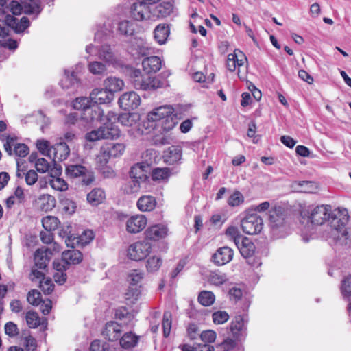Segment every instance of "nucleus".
I'll return each instance as SVG.
<instances>
[{
    "instance_id": "nucleus-1",
    "label": "nucleus",
    "mask_w": 351,
    "mask_h": 351,
    "mask_svg": "<svg viewBox=\"0 0 351 351\" xmlns=\"http://www.w3.org/2000/svg\"><path fill=\"white\" fill-rule=\"evenodd\" d=\"M311 222L315 225H322L325 221L330 222L331 228L334 230V234H338L341 230L344 228L349 219L347 210L343 211L337 210L331 213L330 206H325L324 205L317 206L314 208L309 216Z\"/></svg>"
},
{
    "instance_id": "nucleus-2",
    "label": "nucleus",
    "mask_w": 351,
    "mask_h": 351,
    "mask_svg": "<svg viewBox=\"0 0 351 351\" xmlns=\"http://www.w3.org/2000/svg\"><path fill=\"white\" fill-rule=\"evenodd\" d=\"M175 109L172 105H164L157 107L149 112L147 115V121L143 122V126L145 130L154 128V123L161 119H165L162 128L165 131H169L176 125Z\"/></svg>"
},
{
    "instance_id": "nucleus-3",
    "label": "nucleus",
    "mask_w": 351,
    "mask_h": 351,
    "mask_svg": "<svg viewBox=\"0 0 351 351\" xmlns=\"http://www.w3.org/2000/svg\"><path fill=\"white\" fill-rule=\"evenodd\" d=\"M130 82L136 89L142 90H154L162 88L165 84L158 77L143 75L138 69L131 71Z\"/></svg>"
},
{
    "instance_id": "nucleus-4",
    "label": "nucleus",
    "mask_w": 351,
    "mask_h": 351,
    "mask_svg": "<svg viewBox=\"0 0 351 351\" xmlns=\"http://www.w3.org/2000/svg\"><path fill=\"white\" fill-rule=\"evenodd\" d=\"M139 121L140 115L138 113L125 112L118 117V122L123 126L130 128L128 130V133L134 138H138L149 132V131H146L147 130L143 126V124H139Z\"/></svg>"
},
{
    "instance_id": "nucleus-5",
    "label": "nucleus",
    "mask_w": 351,
    "mask_h": 351,
    "mask_svg": "<svg viewBox=\"0 0 351 351\" xmlns=\"http://www.w3.org/2000/svg\"><path fill=\"white\" fill-rule=\"evenodd\" d=\"M263 226V219L255 213H250V211L241 221L242 230L247 234H257L260 233Z\"/></svg>"
},
{
    "instance_id": "nucleus-6",
    "label": "nucleus",
    "mask_w": 351,
    "mask_h": 351,
    "mask_svg": "<svg viewBox=\"0 0 351 351\" xmlns=\"http://www.w3.org/2000/svg\"><path fill=\"white\" fill-rule=\"evenodd\" d=\"M119 135L120 131L117 127H109L108 125H104L97 130L86 133V139L94 142L101 139L117 138Z\"/></svg>"
},
{
    "instance_id": "nucleus-7",
    "label": "nucleus",
    "mask_w": 351,
    "mask_h": 351,
    "mask_svg": "<svg viewBox=\"0 0 351 351\" xmlns=\"http://www.w3.org/2000/svg\"><path fill=\"white\" fill-rule=\"evenodd\" d=\"M247 315H236L230 324V330L233 338L239 341H244L247 336Z\"/></svg>"
},
{
    "instance_id": "nucleus-8",
    "label": "nucleus",
    "mask_w": 351,
    "mask_h": 351,
    "mask_svg": "<svg viewBox=\"0 0 351 351\" xmlns=\"http://www.w3.org/2000/svg\"><path fill=\"white\" fill-rule=\"evenodd\" d=\"M237 246L241 256L247 259V262L249 265L256 267L261 265L260 260L256 258H253V261H251V259L255 255L256 247L248 237H242L239 244Z\"/></svg>"
},
{
    "instance_id": "nucleus-9",
    "label": "nucleus",
    "mask_w": 351,
    "mask_h": 351,
    "mask_svg": "<svg viewBox=\"0 0 351 351\" xmlns=\"http://www.w3.org/2000/svg\"><path fill=\"white\" fill-rule=\"evenodd\" d=\"M152 244L147 240L140 241L131 244L128 250V256L134 261H138L151 252Z\"/></svg>"
},
{
    "instance_id": "nucleus-10",
    "label": "nucleus",
    "mask_w": 351,
    "mask_h": 351,
    "mask_svg": "<svg viewBox=\"0 0 351 351\" xmlns=\"http://www.w3.org/2000/svg\"><path fill=\"white\" fill-rule=\"evenodd\" d=\"M66 173L71 178H82L84 185H88L94 180L93 173L81 165H68L66 167Z\"/></svg>"
},
{
    "instance_id": "nucleus-11",
    "label": "nucleus",
    "mask_w": 351,
    "mask_h": 351,
    "mask_svg": "<svg viewBox=\"0 0 351 351\" xmlns=\"http://www.w3.org/2000/svg\"><path fill=\"white\" fill-rule=\"evenodd\" d=\"M103 114L104 111L99 106H90L81 112L80 122L84 127L90 126L103 120Z\"/></svg>"
},
{
    "instance_id": "nucleus-12",
    "label": "nucleus",
    "mask_w": 351,
    "mask_h": 351,
    "mask_svg": "<svg viewBox=\"0 0 351 351\" xmlns=\"http://www.w3.org/2000/svg\"><path fill=\"white\" fill-rule=\"evenodd\" d=\"M142 167L143 166L141 165L137 164L131 168L130 172L131 179L128 181L123 186V191L126 193L132 194L139 191L140 181L138 179H140L141 176H137V174L138 171H140L141 173L143 172Z\"/></svg>"
},
{
    "instance_id": "nucleus-13",
    "label": "nucleus",
    "mask_w": 351,
    "mask_h": 351,
    "mask_svg": "<svg viewBox=\"0 0 351 351\" xmlns=\"http://www.w3.org/2000/svg\"><path fill=\"white\" fill-rule=\"evenodd\" d=\"M147 224V219L145 215H135L127 219L125 229L130 234H137L144 230Z\"/></svg>"
},
{
    "instance_id": "nucleus-14",
    "label": "nucleus",
    "mask_w": 351,
    "mask_h": 351,
    "mask_svg": "<svg viewBox=\"0 0 351 351\" xmlns=\"http://www.w3.org/2000/svg\"><path fill=\"white\" fill-rule=\"evenodd\" d=\"M94 232L90 230H84L80 236H68L65 242L68 247L75 248L76 246H84L94 239Z\"/></svg>"
},
{
    "instance_id": "nucleus-15",
    "label": "nucleus",
    "mask_w": 351,
    "mask_h": 351,
    "mask_svg": "<svg viewBox=\"0 0 351 351\" xmlns=\"http://www.w3.org/2000/svg\"><path fill=\"white\" fill-rule=\"evenodd\" d=\"M119 106L125 110L137 108L141 104L140 96L134 91L123 93L119 99Z\"/></svg>"
},
{
    "instance_id": "nucleus-16",
    "label": "nucleus",
    "mask_w": 351,
    "mask_h": 351,
    "mask_svg": "<svg viewBox=\"0 0 351 351\" xmlns=\"http://www.w3.org/2000/svg\"><path fill=\"white\" fill-rule=\"evenodd\" d=\"M151 6V20L154 21L156 19L164 18L169 15L173 11V2L169 1H162L160 3L156 5L153 4Z\"/></svg>"
},
{
    "instance_id": "nucleus-17",
    "label": "nucleus",
    "mask_w": 351,
    "mask_h": 351,
    "mask_svg": "<svg viewBox=\"0 0 351 351\" xmlns=\"http://www.w3.org/2000/svg\"><path fill=\"white\" fill-rule=\"evenodd\" d=\"M234 251L228 246L219 247L212 255L211 261L216 265H224L232 260Z\"/></svg>"
},
{
    "instance_id": "nucleus-18",
    "label": "nucleus",
    "mask_w": 351,
    "mask_h": 351,
    "mask_svg": "<svg viewBox=\"0 0 351 351\" xmlns=\"http://www.w3.org/2000/svg\"><path fill=\"white\" fill-rule=\"evenodd\" d=\"M86 51L89 54H93L97 51L99 58L106 62L113 63L115 62V56L110 45H104L99 49H96L95 46L90 45L86 47Z\"/></svg>"
},
{
    "instance_id": "nucleus-19",
    "label": "nucleus",
    "mask_w": 351,
    "mask_h": 351,
    "mask_svg": "<svg viewBox=\"0 0 351 351\" xmlns=\"http://www.w3.org/2000/svg\"><path fill=\"white\" fill-rule=\"evenodd\" d=\"M15 139L12 137L8 136L5 143H4V149L6 152L10 155H12V149L14 147V153L19 157L26 156L29 152V147L23 143L14 144Z\"/></svg>"
},
{
    "instance_id": "nucleus-20",
    "label": "nucleus",
    "mask_w": 351,
    "mask_h": 351,
    "mask_svg": "<svg viewBox=\"0 0 351 351\" xmlns=\"http://www.w3.org/2000/svg\"><path fill=\"white\" fill-rule=\"evenodd\" d=\"M169 230L165 225L155 224L149 226L145 232V239L151 241H159L165 238Z\"/></svg>"
},
{
    "instance_id": "nucleus-21",
    "label": "nucleus",
    "mask_w": 351,
    "mask_h": 351,
    "mask_svg": "<svg viewBox=\"0 0 351 351\" xmlns=\"http://www.w3.org/2000/svg\"><path fill=\"white\" fill-rule=\"evenodd\" d=\"M114 98V95L104 87L97 88L92 90L90 94L91 102L95 104H103L110 103Z\"/></svg>"
},
{
    "instance_id": "nucleus-22",
    "label": "nucleus",
    "mask_w": 351,
    "mask_h": 351,
    "mask_svg": "<svg viewBox=\"0 0 351 351\" xmlns=\"http://www.w3.org/2000/svg\"><path fill=\"white\" fill-rule=\"evenodd\" d=\"M121 326L116 322H108L102 330L103 336L108 340L113 341L117 340L121 335Z\"/></svg>"
},
{
    "instance_id": "nucleus-23",
    "label": "nucleus",
    "mask_w": 351,
    "mask_h": 351,
    "mask_svg": "<svg viewBox=\"0 0 351 351\" xmlns=\"http://www.w3.org/2000/svg\"><path fill=\"white\" fill-rule=\"evenodd\" d=\"M53 252L50 248H41L36 251L34 262L39 269H45L49 264Z\"/></svg>"
},
{
    "instance_id": "nucleus-24",
    "label": "nucleus",
    "mask_w": 351,
    "mask_h": 351,
    "mask_svg": "<svg viewBox=\"0 0 351 351\" xmlns=\"http://www.w3.org/2000/svg\"><path fill=\"white\" fill-rule=\"evenodd\" d=\"M142 66L147 73H156L161 69L162 60L158 56L147 57L143 59Z\"/></svg>"
},
{
    "instance_id": "nucleus-25",
    "label": "nucleus",
    "mask_w": 351,
    "mask_h": 351,
    "mask_svg": "<svg viewBox=\"0 0 351 351\" xmlns=\"http://www.w3.org/2000/svg\"><path fill=\"white\" fill-rule=\"evenodd\" d=\"M52 151V157L51 158L56 160L62 161L65 160L70 154V149L66 143H60L51 147Z\"/></svg>"
},
{
    "instance_id": "nucleus-26",
    "label": "nucleus",
    "mask_w": 351,
    "mask_h": 351,
    "mask_svg": "<svg viewBox=\"0 0 351 351\" xmlns=\"http://www.w3.org/2000/svg\"><path fill=\"white\" fill-rule=\"evenodd\" d=\"M269 221L273 229L282 227L286 223V215L282 212L281 207L275 208L270 211Z\"/></svg>"
},
{
    "instance_id": "nucleus-27",
    "label": "nucleus",
    "mask_w": 351,
    "mask_h": 351,
    "mask_svg": "<svg viewBox=\"0 0 351 351\" xmlns=\"http://www.w3.org/2000/svg\"><path fill=\"white\" fill-rule=\"evenodd\" d=\"M25 200V196L24 194L23 189L18 186L16 188L14 194L10 196L5 202L6 207L8 208H12L15 205H21L23 204Z\"/></svg>"
},
{
    "instance_id": "nucleus-28",
    "label": "nucleus",
    "mask_w": 351,
    "mask_h": 351,
    "mask_svg": "<svg viewBox=\"0 0 351 351\" xmlns=\"http://www.w3.org/2000/svg\"><path fill=\"white\" fill-rule=\"evenodd\" d=\"M37 204L40 210L45 212H49L55 208L56 200L53 196L44 194L38 197Z\"/></svg>"
},
{
    "instance_id": "nucleus-29",
    "label": "nucleus",
    "mask_w": 351,
    "mask_h": 351,
    "mask_svg": "<svg viewBox=\"0 0 351 351\" xmlns=\"http://www.w3.org/2000/svg\"><path fill=\"white\" fill-rule=\"evenodd\" d=\"M156 206V199L151 195L141 197L137 202V207L142 212L153 210Z\"/></svg>"
},
{
    "instance_id": "nucleus-30",
    "label": "nucleus",
    "mask_w": 351,
    "mask_h": 351,
    "mask_svg": "<svg viewBox=\"0 0 351 351\" xmlns=\"http://www.w3.org/2000/svg\"><path fill=\"white\" fill-rule=\"evenodd\" d=\"M104 86L114 95V93L120 91L124 86L123 81L115 77H109L104 81Z\"/></svg>"
},
{
    "instance_id": "nucleus-31",
    "label": "nucleus",
    "mask_w": 351,
    "mask_h": 351,
    "mask_svg": "<svg viewBox=\"0 0 351 351\" xmlns=\"http://www.w3.org/2000/svg\"><path fill=\"white\" fill-rule=\"evenodd\" d=\"M106 154L110 158H116L121 156L125 149V145L123 143H108L102 146Z\"/></svg>"
},
{
    "instance_id": "nucleus-32",
    "label": "nucleus",
    "mask_w": 351,
    "mask_h": 351,
    "mask_svg": "<svg viewBox=\"0 0 351 351\" xmlns=\"http://www.w3.org/2000/svg\"><path fill=\"white\" fill-rule=\"evenodd\" d=\"M62 256L63 261H66L68 265L78 264L82 261V254L79 250L75 249L64 251Z\"/></svg>"
},
{
    "instance_id": "nucleus-33",
    "label": "nucleus",
    "mask_w": 351,
    "mask_h": 351,
    "mask_svg": "<svg viewBox=\"0 0 351 351\" xmlns=\"http://www.w3.org/2000/svg\"><path fill=\"white\" fill-rule=\"evenodd\" d=\"M106 199V194L103 189L96 188L93 189L87 195L88 202L93 206H97L102 203Z\"/></svg>"
},
{
    "instance_id": "nucleus-34",
    "label": "nucleus",
    "mask_w": 351,
    "mask_h": 351,
    "mask_svg": "<svg viewBox=\"0 0 351 351\" xmlns=\"http://www.w3.org/2000/svg\"><path fill=\"white\" fill-rule=\"evenodd\" d=\"M114 315L115 318L123 322L124 325L130 324L134 319V315L123 306L117 308Z\"/></svg>"
},
{
    "instance_id": "nucleus-35",
    "label": "nucleus",
    "mask_w": 351,
    "mask_h": 351,
    "mask_svg": "<svg viewBox=\"0 0 351 351\" xmlns=\"http://www.w3.org/2000/svg\"><path fill=\"white\" fill-rule=\"evenodd\" d=\"M138 341V337L132 332L125 333L120 339V345L125 349L134 347Z\"/></svg>"
},
{
    "instance_id": "nucleus-36",
    "label": "nucleus",
    "mask_w": 351,
    "mask_h": 351,
    "mask_svg": "<svg viewBox=\"0 0 351 351\" xmlns=\"http://www.w3.org/2000/svg\"><path fill=\"white\" fill-rule=\"evenodd\" d=\"M169 33L170 31L168 26L158 25L154 29V38L159 44H164Z\"/></svg>"
},
{
    "instance_id": "nucleus-37",
    "label": "nucleus",
    "mask_w": 351,
    "mask_h": 351,
    "mask_svg": "<svg viewBox=\"0 0 351 351\" xmlns=\"http://www.w3.org/2000/svg\"><path fill=\"white\" fill-rule=\"evenodd\" d=\"M171 176V171L169 168H155L152 171V178L154 181H166Z\"/></svg>"
},
{
    "instance_id": "nucleus-38",
    "label": "nucleus",
    "mask_w": 351,
    "mask_h": 351,
    "mask_svg": "<svg viewBox=\"0 0 351 351\" xmlns=\"http://www.w3.org/2000/svg\"><path fill=\"white\" fill-rule=\"evenodd\" d=\"M125 300L134 304L141 295V287L130 285L125 293Z\"/></svg>"
},
{
    "instance_id": "nucleus-39",
    "label": "nucleus",
    "mask_w": 351,
    "mask_h": 351,
    "mask_svg": "<svg viewBox=\"0 0 351 351\" xmlns=\"http://www.w3.org/2000/svg\"><path fill=\"white\" fill-rule=\"evenodd\" d=\"M198 302L204 306L212 305L215 300V296L212 291H202L198 295Z\"/></svg>"
},
{
    "instance_id": "nucleus-40",
    "label": "nucleus",
    "mask_w": 351,
    "mask_h": 351,
    "mask_svg": "<svg viewBox=\"0 0 351 351\" xmlns=\"http://www.w3.org/2000/svg\"><path fill=\"white\" fill-rule=\"evenodd\" d=\"M334 240L336 244L340 245H347L348 241L351 240V230L349 231L344 227V228L341 230V232L339 231L337 235L334 234Z\"/></svg>"
},
{
    "instance_id": "nucleus-41",
    "label": "nucleus",
    "mask_w": 351,
    "mask_h": 351,
    "mask_svg": "<svg viewBox=\"0 0 351 351\" xmlns=\"http://www.w3.org/2000/svg\"><path fill=\"white\" fill-rule=\"evenodd\" d=\"M59 219L53 216H47L43 218L42 224L45 230L53 231L58 228Z\"/></svg>"
},
{
    "instance_id": "nucleus-42",
    "label": "nucleus",
    "mask_w": 351,
    "mask_h": 351,
    "mask_svg": "<svg viewBox=\"0 0 351 351\" xmlns=\"http://www.w3.org/2000/svg\"><path fill=\"white\" fill-rule=\"evenodd\" d=\"M77 82L76 73L74 71H65L64 77L61 80L63 88H69Z\"/></svg>"
},
{
    "instance_id": "nucleus-43",
    "label": "nucleus",
    "mask_w": 351,
    "mask_h": 351,
    "mask_svg": "<svg viewBox=\"0 0 351 351\" xmlns=\"http://www.w3.org/2000/svg\"><path fill=\"white\" fill-rule=\"evenodd\" d=\"M49 184L53 189L60 191H64L68 189V184L64 180L59 177L53 176L52 175Z\"/></svg>"
},
{
    "instance_id": "nucleus-44",
    "label": "nucleus",
    "mask_w": 351,
    "mask_h": 351,
    "mask_svg": "<svg viewBox=\"0 0 351 351\" xmlns=\"http://www.w3.org/2000/svg\"><path fill=\"white\" fill-rule=\"evenodd\" d=\"M162 259L158 256H152L147 260L146 267L148 271L154 272L162 265Z\"/></svg>"
},
{
    "instance_id": "nucleus-45",
    "label": "nucleus",
    "mask_w": 351,
    "mask_h": 351,
    "mask_svg": "<svg viewBox=\"0 0 351 351\" xmlns=\"http://www.w3.org/2000/svg\"><path fill=\"white\" fill-rule=\"evenodd\" d=\"M36 147L39 152L44 156L49 158L52 157V151H51V147L52 146H50V143L48 141L44 139L38 140L36 142Z\"/></svg>"
},
{
    "instance_id": "nucleus-46",
    "label": "nucleus",
    "mask_w": 351,
    "mask_h": 351,
    "mask_svg": "<svg viewBox=\"0 0 351 351\" xmlns=\"http://www.w3.org/2000/svg\"><path fill=\"white\" fill-rule=\"evenodd\" d=\"M27 324L29 328H35L40 324V319L37 313L28 311L26 314Z\"/></svg>"
},
{
    "instance_id": "nucleus-47",
    "label": "nucleus",
    "mask_w": 351,
    "mask_h": 351,
    "mask_svg": "<svg viewBox=\"0 0 351 351\" xmlns=\"http://www.w3.org/2000/svg\"><path fill=\"white\" fill-rule=\"evenodd\" d=\"M226 234L234 241L236 245L239 244V242L241 241L243 237L241 235L238 228L235 226H229L226 230Z\"/></svg>"
},
{
    "instance_id": "nucleus-48",
    "label": "nucleus",
    "mask_w": 351,
    "mask_h": 351,
    "mask_svg": "<svg viewBox=\"0 0 351 351\" xmlns=\"http://www.w3.org/2000/svg\"><path fill=\"white\" fill-rule=\"evenodd\" d=\"M89 71L94 75H101L105 73L106 66L104 64L94 61L88 64Z\"/></svg>"
},
{
    "instance_id": "nucleus-49",
    "label": "nucleus",
    "mask_w": 351,
    "mask_h": 351,
    "mask_svg": "<svg viewBox=\"0 0 351 351\" xmlns=\"http://www.w3.org/2000/svg\"><path fill=\"white\" fill-rule=\"evenodd\" d=\"M90 97H77L73 102V106L75 109L83 112L85 108L90 107Z\"/></svg>"
},
{
    "instance_id": "nucleus-50",
    "label": "nucleus",
    "mask_w": 351,
    "mask_h": 351,
    "mask_svg": "<svg viewBox=\"0 0 351 351\" xmlns=\"http://www.w3.org/2000/svg\"><path fill=\"white\" fill-rule=\"evenodd\" d=\"M229 315L225 311H217L212 314L213 321L215 324H222L229 319Z\"/></svg>"
},
{
    "instance_id": "nucleus-51",
    "label": "nucleus",
    "mask_w": 351,
    "mask_h": 351,
    "mask_svg": "<svg viewBox=\"0 0 351 351\" xmlns=\"http://www.w3.org/2000/svg\"><path fill=\"white\" fill-rule=\"evenodd\" d=\"M171 315L169 312H165L162 319V329L164 337H167L171 331Z\"/></svg>"
},
{
    "instance_id": "nucleus-52",
    "label": "nucleus",
    "mask_w": 351,
    "mask_h": 351,
    "mask_svg": "<svg viewBox=\"0 0 351 351\" xmlns=\"http://www.w3.org/2000/svg\"><path fill=\"white\" fill-rule=\"evenodd\" d=\"M216 332L212 330H204L199 335L202 343H210L215 341L216 339Z\"/></svg>"
},
{
    "instance_id": "nucleus-53",
    "label": "nucleus",
    "mask_w": 351,
    "mask_h": 351,
    "mask_svg": "<svg viewBox=\"0 0 351 351\" xmlns=\"http://www.w3.org/2000/svg\"><path fill=\"white\" fill-rule=\"evenodd\" d=\"M341 293L343 297H349L351 295V275L345 277L341 286Z\"/></svg>"
},
{
    "instance_id": "nucleus-54",
    "label": "nucleus",
    "mask_w": 351,
    "mask_h": 351,
    "mask_svg": "<svg viewBox=\"0 0 351 351\" xmlns=\"http://www.w3.org/2000/svg\"><path fill=\"white\" fill-rule=\"evenodd\" d=\"M27 300L32 305L38 306L42 302L41 294L39 291L33 289L28 293Z\"/></svg>"
},
{
    "instance_id": "nucleus-55",
    "label": "nucleus",
    "mask_w": 351,
    "mask_h": 351,
    "mask_svg": "<svg viewBox=\"0 0 351 351\" xmlns=\"http://www.w3.org/2000/svg\"><path fill=\"white\" fill-rule=\"evenodd\" d=\"M243 194L240 191H236L229 197L228 204L231 206H237L243 203Z\"/></svg>"
},
{
    "instance_id": "nucleus-56",
    "label": "nucleus",
    "mask_w": 351,
    "mask_h": 351,
    "mask_svg": "<svg viewBox=\"0 0 351 351\" xmlns=\"http://www.w3.org/2000/svg\"><path fill=\"white\" fill-rule=\"evenodd\" d=\"M118 30L123 35H132L134 32V27L130 22L123 21L119 23Z\"/></svg>"
},
{
    "instance_id": "nucleus-57",
    "label": "nucleus",
    "mask_w": 351,
    "mask_h": 351,
    "mask_svg": "<svg viewBox=\"0 0 351 351\" xmlns=\"http://www.w3.org/2000/svg\"><path fill=\"white\" fill-rule=\"evenodd\" d=\"M295 184L302 188L300 192L303 193H313L317 189L316 184L312 181H299Z\"/></svg>"
},
{
    "instance_id": "nucleus-58",
    "label": "nucleus",
    "mask_w": 351,
    "mask_h": 351,
    "mask_svg": "<svg viewBox=\"0 0 351 351\" xmlns=\"http://www.w3.org/2000/svg\"><path fill=\"white\" fill-rule=\"evenodd\" d=\"M143 278V273L140 270H133L128 275V280L130 282V285L136 286Z\"/></svg>"
},
{
    "instance_id": "nucleus-59",
    "label": "nucleus",
    "mask_w": 351,
    "mask_h": 351,
    "mask_svg": "<svg viewBox=\"0 0 351 351\" xmlns=\"http://www.w3.org/2000/svg\"><path fill=\"white\" fill-rule=\"evenodd\" d=\"M187 336L191 340L199 337V330L198 326L195 323H191L186 328Z\"/></svg>"
},
{
    "instance_id": "nucleus-60",
    "label": "nucleus",
    "mask_w": 351,
    "mask_h": 351,
    "mask_svg": "<svg viewBox=\"0 0 351 351\" xmlns=\"http://www.w3.org/2000/svg\"><path fill=\"white\" fill-rule=\"evenodd\" d=\"M54 285L51 279L43 278L40 281V288L45 294H50L53 290Z\"/></svg>"
},
{
    "instance_id": "nucleus-61",
    "label": "nucleus",
    "mask_w": 351,
    "mask_h": 351,
    "mask_svg": "<svg viewBox=\"0 0 351 351\" xmlns=\"http://www.w3.org/2000/svg\"><path fill=\"white\" fill-rule=\"evenodd\" d=\"M209 280L211 284L219 286L227 280V277L225 274L213 273L210 276Z\"/></svg>"
},
{
    "instance_id": "nucleus-62",
    "label": "nucleus",
    "mask_w": 351,
    "mask_h": 351,
    "mask_svg": "<svg viewBox=\"0 0 351 351\" xmlns=\"http://www.w3.org/2000/svg\"><path fill=\"white\" fill-rule=\"evenodd\" d=\"M62 205L63 210L65 213H66L69 215L75 213V209H76V204L73 201L69 199H64L62 202Z\"/></svg>"
},
{
    "instance_id": "nucleus-63",
    "label": "nucleus",
    "mask_w": 351,
    "mask_h": 351,
    "mask_svg": "<svg viewBox=\"0 0 351 351\" xmlns=\"http://www.w3.org/2000/svg\"><path fill=\"white\" fill-rule=\"evenodd\" d=\"M22 6L16 1L12 0L8 3V11L14 15H19L22 12Z\"/></svg>"
},
{
    "instance_id": "nucleus-64",
    "label": "nucleus",
    "mask_w": 351,
    "mask_h": 351,
    "mask_svg": "<svg viewBox=\"0 0 351 351\" xmlns=\"http://www.w3.org/2000/svg\"><path fill=\"white\" fill-rule=\"evenodd\" d=\"M110 157L108 154H106L105 150L104 149V147H101L100 154L97 156V163L99 165V167H104L108 162Z\"/></svg>"
}]
</instances>
